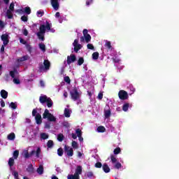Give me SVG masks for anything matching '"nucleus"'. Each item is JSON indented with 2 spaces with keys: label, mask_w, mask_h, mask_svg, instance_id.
Listing matches in <instances>:
<instances>
[{
  "label": "nucleus",
  "mask_w": 179,
  "mask_h": 179,
  "mask_svg": "<svg viewBox=\"0 0 179 179\" xmlns=\"http://www.w3.org/2000/svg\"><path fill=\"white\" fill-rule=\"evenodd\" d=\"M51 66V63L48 59H45L43 64H39L38 71L43 72V71H48Z\"/></svg>",
  "instance_id": "1"
},
{
  "label": "nucleus",
  "mask_w": 179,
  "mask_h": 179,
  "mask_svg": "<svg viewBox=\"0 0 179 179\" xmlns=\"http://www.w3.org/2000/svg\"><path fill=\"white\" fill-rule=\"evenodd\" d=\"M43 118H44V120L48 118V121L50 122H55V121H57V118L54 117V115L50 113V110H48V109L45 110L43 114Z\"/></svg>",
  "instance_id": "2"
},
{
  "label": "nucleus",
  "mask_w": 179,
  "mask_h": 179,
  "mask_svg": "<svg viewBox=\"0 0 179 179\" xmlns=\"http://www.w3.org/2000/svg\"><path fill=\"white\" fill-rule=\"evenodd\" d=\"M82 166H78L76 169L74 175H69L67 179H79V176L82 174Z\"/></svg>",
  "instance_id": "3"
},
{
  "label": "nucleus",
  "mask_w": 179,
  "mask_h": 179,
  "mask_svg": "<svg viewBox=\"0 0 179 179\" xmlns=\"http://www.w3.org/2000/svg\"><path fill=\"white\" fill-rule=\"evenodd\" d=\"M70 95L71 97V100L73 101H76L80 99V94L78 92V88L74 87L71 92Z\"/></svg>",
  "instance_id": "4"
},
{
  "label": "nucleus",
  "mask_w": 179,
  "mask_h": 179,
  "mask_svg": "<svg viewBox=\"0 0 179 179\" xmlns=\"http://www.w3.org/2000/svg\"><path fill=\"white\" fill-rule=\"evenodd\" d=\"M51 26H52V24H50V22H48V21H46V25L41 24L40 26L38 33H41L42 34H45L46 30L48 31H50V30H51Z\"/></svg>",
  "instance_id": "5"
},
{
  "label": "nucleus",
  "mask_w": 179,
  "mask_h": 179,
  "mask_svg": "<svg viewBox=\"0 0 179 179\" xmlns=\"http://www.w3.org/2000/svg\"><path fill=\"white\" fill-rule=\"evenodd\" d=\"M64 152H66L68 157H72L73 156V148L68 145H64Z\"/></svg>",
  "instance_id": "6"
},
{
  "label": "nucleus",
  "mask_w": 179,
  "mask_h": 179,
  "mask_svg": "<svg viewBox=\"0 0 179 179\" xmlns=\"http://www.w3.org/2000/svg\"><path fill=\"white\" fill-rule=\"evenodd\" d=\"M34 155L38 159V157H40V155H41V148H38L36 150H34L29 152L30 157H31L32 156H34Z\"/></svg>",
  "instance_id": "7"
},
{
  "label": "nucleus",
  "mask_w": 179,
  "mask_h": 179,
  "mask_svg": "<svg viewBox=\"0 0 179 179\" xmlns=\"http://www.w3.org/2000/svg\"><path fill=\"white\" fill-rule=\"evenodd\" d=\"M118 96L120 100H127L128 99V92L124 90H120L118 93Z\"/></svg>",
  "instance_id": "8"
},
{
  "label": "nucleus",
  "mask_w": 179,
  "mask_h": 179,
  "mask_svg": "<svg viewBox=\"0 0 179 179\" xmlns=\"http://www.w3.org/2000/svg\"><path fill=\"white\" fill-rule=\"evenodd\" d=\"M87 33H88V31L86 29H85L83 31V34L85 38V43H90V40H92V36H90V34Z\"/></svg>",
  "instance_id": "9"
},
{
  "label": "nucleus",
  "mask_w": 179,
  "mask_h": 179,
  "mask_svg": "<svg viewBox=\"0 0 179 179\" xmlns=\"http://www.w3.org/2000/svg\"><path fill=\"white\" fill-rule=\"evenodd\" d=\"M59 0H50V3L55 10L59 9Z\"/></svg>",
  "instance_id": "10"
},
{
  "label": "nucleus",
  "mask_w": 179,
  "mask_h": 179,
  "mask_svg": "<svg viewBox=\"0 0 179 179\" xmlns=\"http://www.w3.org/2000/svg\"><path fill=\"white\" fill-rule=\"evenodd\" d=\"M1 38L3 41V45H8V44H9V35L3 34L1 35Z\"/></svg>",
  "instance_id": "11"
},
{
  "label": "nucleus",
  "mask_w": 179,
  "mask_h": 179,
  "mask_svg": "<svg viewBox=\"0 0 179 179\" xmlns=\"http://www.w3.org/2000/svg\"><path fill=\"white\" fill-rule=\"evenodd\" d=\"M76 61V56L73 54H71L70 56L67 57V64L70 65L72 62H75Z\"/></svg>",
  "instance_id": "12"
},
{
  "label": "nucleus",
  "mask_w": 179,
  "mask_h": 179,
  "mask_svg": "<svg viewBox=\"0 0 179 179\" xmlns=\"http://www.w3.org/2000/svg\"><path fill=\"white\" fill-rule=\"evenodd\" d=\"M36 122L38 125H41L43 122V119L41 118V115L40 113H37L35 116Z\"/></svg>",
  "instance_id": "13"
},
{
  "label": "nucleus",
  "mask_w": 179,
  "mask_h": 179,
  "mask_svg": "<svg viewBox=\"0 0 179 179\" xmlns=\"http://www.w3.org/2000/svg\"><path fill=\"white\" fill-rule=\"evenodd\" d=\"M27 171L29 174H34V167L33 166V164H30L28 167L27 168Z\"/></svg>",
  "instance_id": "14"
},
{
  "label": "nucleus",
  "mask_w": 179,
  "mask_h": 179,
  "mask_svg": "<svg viewBox=\"0 0 179 179\" xmlns=\"http://www.w3.org/2000/svg\"><path fill=\"white\" fill-rule=\"evenodd\" d=\"M102 170L104 171V173H110V166H108L107 163H105L102 165Z\"/></svg>",
  "instance_id": "15"
},
{
  "label": "nucleus",
  "mask_w": 179,
  "mask_h": 179,
  "mask_svg": "<svg viewBox=\"0 0 179 179\" xmlns=\"http://www.w3.org/2000/svg\"><path fill=\"white\" fill-rule=\"evenodd\" d=\"M48 100V98L46 95L41 96L39 97V101L41 104H44Z\"/></svg>",
  "instance_id": "16"
},
{
  "label": "nucleus",
  "mask_w": 179,
  "mask_h": 179,
  "mask_svg": "<svg viewBox=\"0 0 179 179\" xmlns=\"http://www.w3.org/2000/svg\"><path fill=\"white\" fill-rule=\"evenodd\" d=\"M17 73H19L17 72V69H14L13 71H10V76L13 78V79H15V75H17Z\"/></svg>",
  "instance_id": "17"
},
{
  "label": "nucleus",
  "mask_w": 179,
  "mask_h": 179,
  "mask_svg": "<svg viewBox=\"0 0 179 179\" xmlns=\"http://www.w3.org/2000/svg\"><path fill=\"white\" fill-rule=\"evenodd\" d=\"M27 59H29V55H24L22 57L17 59V62H23L24 61H27Z\"/></svg>",
  "instance_id": "18"
},
{
  "label": "nucleus",
  "mask_w": 179,
  "mask_h": 179,
  "mask_svg": "<svg viewBox=\"0 0 179 179\" xmlns=\"http://www.w3.org/2000/svg\"><path fill=\"white\" fill-rule=\"evenodd\" d=\"M129 107H132V104H129V103H126L122 106V110L124 112L128 111Z\"/></svg>",
  "instance_id": "19"
},
{
  "label": "nucleus",
  "mask_w": 179,
  "mask_h": 179,
  "mask_svg": "<svg viewBox=\"0 0 179 179\" xmlns=\"http://www.w3.org/2000/svg\"><path fill=\"white\" fill-rule=\"evenodd\" d=\"M36 171L39 176H41L44 173V166H43V165H40L36 169Z\"/></svg>",
  "instance_id": "20"
},
{
  "label": "nucleus",
  "mask_w": 179,
  "mask_h": 179,
  "mask_svg": "<svg viewBox=\"0 0 179 179\" xmlns=\"http://www.w3.org/2000/svg\"><path fill=\"white\" fill-rule=\"evenodd\" d=\"M2 99H8V92L5 90H2L0 92Z\"/></svg>",
  "instance_id": "21"
},
{
  "label": "nucleus",
  "mask_w": 179,
  "mask_h": 179,
  "mask_svg": "<svg viewBox=\"0 0 179 179\" xmlns=\"http://www.w3.org/2000/svg\"><path fill=\"white\" fill-rule=\"evenodd\" d=\"M110 160H111L112 164H115V163L118 162V159H117V157L114 155H110Z\"/></svg>",
  "instance_id": "22"
},
{
  "label": "nucleus",
  "mask_w": 179,
  "mask_h": 179,
  "mask_svg": "<svg viewBox=\"0 0 179 179\" xmlns=\"http://www.w3.org/2000/svg\"><path fill=\"white\" fill-rule=\"evenodd\" d=\"M15 138H16V135H15V133H10L7 136V139H8V141H15Z\"/></svg>",
  "instance_id": "23"
},
{
  "label": "nucleus",
  "mask_w": 179,
  "mask_h": 179,
  "mask_svg": "<svg viewBox=\"0 0 179 179\" xmlns=\"http://www.w3.org/2000/svg\"><path fill=\"white\" fill-rule=\"evenodd\" d=\"M6 16L8 19H13V14L12 13V10H7Z\"/></svg>",
  "instance_id": "24"
},
{
  "label": "nucleus",
  "mask_w": 179,
  "mask_h": 179,
  "mask_svg": "<svg viewBox=\"0 0 179 179\" xmlns=\"http://www.w3.org/2000/svg\"><path fill=\"white\" fill-rule=\"evenodd\" d=\"M13 164H15V159L13 157H10L8 159V166L10 167H13Z\"/></svg>",
  "instance_id": "25"
},
{
  "label": "nucleus",
  "mask_w": 179,
  "mask_h": 179,
  "mask_svg": "<svg viewBox=\"0 0 179 179\" xmlns=\"http://www.w3.org/2000/svg\"><path fill=\"white\" fill-rule=\"evenodd\" d=\"M45 103H47L48 108H51V107H52L53 102L51 98H48V100Z\"/></svg>",
  "instance_id": "26"
},
{
  "label": "nucleus",
  "mask_w": 179,
  "mask_h": 179,
  "mask_svg": "<svg viewBox=\"0 0 179 179\" xmlns=\"http://www.w3.org/2000/svg\"><path fill=\"white\" fill-rule=\"evenodd\" d=\"M36 36L39 40H41V41H44V34L37 32Z\"/></svg>",
  "instance_id": "27"
},
{
  "label": "nucleus",
  "mask_w": 179,
  "mask_h": 179,
  "mask_svg": "<svg viewBox=\"0 0 179 179\" xmlns=\"http://www.w3.org/2000/svg\"><path fill=\"white\" fill-rule=\"evenodd\" d=\"M105 47L108 48V50H113V46H111V42L106 41L105 43Z\"/></svg>",
  "instance_id": "28"
},
{
  "label": "nucleus",
  "mask_w": 179,
  "mask_h": 179,
  "mask_svg": "<svg viewBox=\"0 0 179 179\" xmlns=\"http://www.w3.org/2000/svg\"><path fill=\"white\" fill-rule=\"evenodd\" d=\"M64 116L66 118H69V117H71V112H69V109L68 108L64 109Z\"/></svg>",
  "instance_id": "29"
},
{
  "label": "nucleus",
  "mask_w": 179,
  "mask_h": 179,
  "mask_svg": "<svg viewBox=\"0 0 179 179\" xmlns=\"http://www.w3.org/2000/svg\"><path fill=\"white\" fill-rule=\"evenodd\" d=\"M96 130L98 131V132H106V127H104L103 126H99L97 127Z\"/></svg>",
  "instance_id": "30"
},
{
  "label": "nucleus",
  "mask_w": 179,
  "mask_h": 179,
  "mask_svg": "<svg viewBox=\"0 0 179 179\" xmlns=\"http://www.w3.org/2000/svg\"><path fill=\"white\" fill-rule=\"evenodd\" d=\"M64 136L63 134H59L57 135V141H59V142H62V141H64Z\"/></svg>",
  "instance_id": "31"
},
{
  "label": "nucleus",
  "mask_w": 179,
  "mask_h": 179,
  "mask_svg": "<svg viewBox=\"0 0 179 179\" xmlns=\"http://www.w3.org/2000/svg\"><path fill=\"white\" fill-rule=\"evenodd\" d=\"M82 49V45L78 44V45H76L74 46V51L75 52H78L79 50Z\"/></svg>",
  "instance_id": "32"
},
{
  "label": "nucleus",
  "mask_w": 179,
  "mask_h": 179,
  "mask_svg": "<svg viewBox=\"0 0 179 179\" xmlns=\"http://www.w3.org/2000/svg\"><path fill=\"white\" fill-rule=\"evenodd\" d=\"M24 10V13H26L27 15H30V13H31V9L29 6L25 7Z\"/></svg>",
  "instance_id": "33"
},
{
  "label": "nucleus",
  "mask_w": 179,
  "mask_h": 179,
  "mask_svg": "<svg viewBox=\"0 0 179 179\" xmlns=\"http://www.w3.org/2000/svg\"><path fill=\"white\" fill-rule=\"evenodd\" d=\"M47 146L49 149L52 148V146H54V141H52V140H49L47 143Z\"/></svg>",
  "instance_id": "34"
},
{
  "label": "nucleus",
  "mask_w": 179,
  "mask_h": 179,
  "mask_svg": "<svg viewBox=\"0 0 179 179\" xmlns=\"http://www.w3.org/2000/svg\"><path fill=\"white\" fill-rule=\"evenodd\" d=\"M57 155L60 157L64 155V149H62V148H60L57 150Z\"/></svg>",
  "instance_id": "35"
},
{
  "label": "nucleus",
  "mask_w": 179,
  "mask_h": 179,
  "mask_svg": "<svg viewBox=\"0 0 179 179\" xmlns=\"http://www.w3.org/2000/svg\"><path fill=\"white\" fill-rule=\"evenodd\" d=\"M99 52H94L93 54H92V59H99Z\"/></svg>",
  "instance_id": "36"
},
{
  "label": "nucleus",
  "mask_w": 179,
  "mask_h": 179,
  "mask_svg": "<svg viewBox=\"0 0 179 179\" xmlns=\"http://www.w3.org/2000/svg\"><path fill=\"white\" fill-rule=\"evenodd\" d=\"M110 115H111V110H105V117L110 118Z\"/></svg>",
  "instance_id": "37"
},
{
  "label": "nucleus",
  "mask_w": 179,
  "mask_h": 179,
  "mask_svg": "<svg viewBox=\"0 0 179 179\" xmlns=\"http://www.w3.org/2000/svg\"><path fill=\"white\" fill-rule=\"evenodd\" d=\"M39 48L43 52H45V45L44 43H39Z\"/></svg>",
  "instance_id": "38"
},
{
  "label": "nucleus",
  "mask_w": 179,
  "mask_h": 179,
  "mask_svg": "<svg viewBox=\"0 0 179 179\" xmlns=\"http://www.w3.org/2000/svg\"><path fill=\"white\" fill-rule=\"evenodd\" d=\"M113 153H114V155H120V153H121V148L120 147L116 148L113 150Z\"/></svg>",
  "instance_id": "39"
},
{
  "label": "nucleus",
  "mask_w": 179,
  "mask_h": 179,
  "mask_svg": "<svg viewBox=\"0 0 179 179\" xmlns=\"http://www.w3.org/2000/svg\"><path fill=\"white\" fill-rule=\"evenodd\" d=\"M83 62H85V59H83V57H80L78 61V65L80 66L81 65H83Z\"/></svg>",
  "instance_id": "40"
},
{
  "label": "nucleus",
  "mask_w": 179,
  "mask_h": 179,
  "mask_svg": "<svg viewBox=\"0 0 179 179\" xmlns=\"http://www.w3.org/2000/svg\"><path fill=\"white\" fill-rule=\"evenodd\" d=\"M114 167L115 169H121V167H122V165L121 164V163H120V162L117 161V162L115 163Z\"/></svg>",
  "instance_id": "41"
},
{
  "label": "nucleus",
  "mask_w": 179,
  "mask_h": 179,
  "mask_svg": "<svg viewBox=\"0 0 179 179\" xmlns=\"http://www.w3.org/2000/svg\"><path fill=\"white\" fill-rule=\"evenodd\" d=\"M41 139H43V140L48 139V134L45 133H42L41 134Z\"/></svg>",
  "instance_id": "42"
},
{
  "label": "nucleus",
  "mask_w": 179,
  "mask_h": 179,
  "mask_svg": "<svg viewBox=\"0 0 179 179\" xmlns=\"http://www.w3.org/2000/svg\"><path fill=\"white\" fill-rule=\"evenodd\" d=\"M71 146L72 148H73V149H78V148H79V146L78 145V143L73 141L71 143Z\"/></svg>",
  "instance_id": "43"
},
{
  "label": "nucleus",
  "mask_w": 179,
  "mask_h": 179,
  "mask_svg": "<svg viewBox=\"0 0 179 179\" xmlns=\"http://www.w3.org/2000/svg\"><path fill=\"white\" fill-rule=\"evenodd\" d=\"M13 157L15 159L19 157V150H16L13 152Z\"/></svg>",
  "instance_id": "44"
},
{
  "label": "nucleus",
  "mask_w": 179,
  "mask_h": 179,
  "mask_svg": "<svg viewBox=\"0 0 179 179\" xmlns=\"http://www.w3.org/2000/svg\"><path fill=\"white\" fill-rule=\"evenodd\" d=\"M94 167H96V169H101V167H103V164L101 162H98L95 164Z\"/></svg>",
  "instance_id": "45"
},
{
  "label": "nucleus",
  "mask_w": 179,
  "mask_h": 179,
  "mask_svg": "<svg viewBox=\"0 0 179 179\" xmlns=\"http://www.w3.org/2000/svg\"><path fill=\"white\" fill-rule=\"evenodd\" d=\"M24 157L25 158V159H30V153H29V151H25L24 152Z\"/></svg>",
  "instance_id": "46"
},
{
  "label": "nucleus",
  "mask_w": 179,
  "mask_h": 179,
  "mask_svg": "<svg viewBox=\"0 0 179 179\" xmlns=\"http://www.w3.org/2000/svg\"><path fill=\"white\" fill-rule=\"evenodd\" d=\"M10 107L13 108V110H16V108H17V106L14 102L10 103Z\"/></svg>",
  "instance_id": "47"
},
{
  "label": "nucleus",
  "mask_w": 179,
  "mask_h": 179,
  "mask_svg": "<svg viewBox=\"0 0 179 179\" xmlns=\"http://www.w3.org/2000/svg\"><path fill=\"white\" fill-rule=\"evenodd\" d=\"M8 10H11L12 12H13V10H15V3H10Z\"/></svg>",
  "instance_id": "48"
},
{
  "label": "nucleus",
  "mask_w": 179,
  "mask_h": 179,
  "mask_svg": "<svg viewBox=\"0 0 179 179\" xmlns=\"http://www.w3.org/2000/svg\"><path fill=\"white\" fill-rule=\"evenodd\" d=\"M13 82L15 85H20V80H19L18 78H13Z\"/></svg>",
  "instance_id": "49"
},
{
  "label": "nucleus",
  "mask_w": 179,
  "mask_h": 179,
  "mask_svg": "<svg viewBox=\"0 0 179 179\" xmlns=\"http://www.w3.org/2000/svg\"><path fill=\"white\" fill-rule=\"evenodd\" d=\"M76 133L77 134V136H82V130L80 129H77Z\"/></svg>",
  "instance_id": "50"
},
{
  "label": "nucleus",
  "mask_w": 179,
  "mask_h": 179,
  "mask_svg": "<svg viewBox=\"0 0 179 179\" xmlns=\"http://www.w3.org/2000/svg\"><path fill=\"white\" fill-rule=\"evenodd\" d=\"M21 20L22 22H27L29 20V17L27 16H26V15H22L21 17Z\"/></svg>",
  "instance_id": "51"
},
{
  "label": "nucleus",
  "mask_w": 179,
  "mask_h": 179,
  "mask_svg": "<svg viewBox=\"0 0 179 179\" xmlns=\"http://www.w3.org/2000/svg\"><path fill=\"white\" fill-rule=\"evenodd\" d=\"M87 48H88V50H94V46L92 43H88L87 45Z\"/></svg>",
  "instance_id": "52"
},
{
  "label": "nucleus",
  "mask_w": 179,
  "mask_h": 179,
  "mask_svg": "<svg viewBox=\"0 0 179 179\" xmlns=\"http://www.w3.org/2000/svg\"><path fill=\"white\" fill-rule=\"evenodd\" d=\"M64 82H66V83H71V78H69V76H65L64 77Z\"/></svg>",
  "instance_id": "53"
},
{
  "label": "nucleus",
  "mask_w": 179,
  "mask_h": 179,
  "mask_svg": "<svg viewBox=\"0 0 179 179\" xmlns=\"http://www.w3.org/2000/svg\"><path fill=\"white\" fill-rule=\"evenodd\" d=\"M26 48H27V51H29L30 53H31V50H32L31 45L27 44Z\"/></svg>",
  "instance_id": "54"
},
{
  "label": "nucleus",
  "mask_w": 179,
  "mask_h": 179,
  "mask_svg": "<svg viewBox=\"0 0 179 179\" xmlns=\"http://www.w3.org/2000/svg\"><path fill=\"white\" fill-rule=\"evenodd\" d=\"M94 174L92 171H88L87 172V177H88V178H92V177H93Z\"/></svg>",
  "instance_id": "55"
},
{
  "label": "nucleus",
  "mask_w": 179,
  "mask_h": 179,
  "mask_svg": "<svg viewBox=\"0 0 179 179\" xmlns=\"http://www.w3.org/2000/svg\"><path fill=\"white\" fill-rule=\"evenodd\" d=\"M20 43H21V44H24V45L27 44V41L22 38H20Z\"/></svg>",
  "instance_id": "56"
},
{
  "label": "nucleus",
  "mask_w": 179,
  "mask_h": 179,
  "mask_svg": "<svg viewBox=\"0 0 179 179\" xmlns=\"http://www.w3.org/2000/svg\"><path fill=\"white\" fill-rule=\"evenodd\" d=\"M112 59L115 64H118V62H120V59L117 57H113Z\"/></svg>",
  "instance_id": "57"
},
{
  "label": "nucleus",
  "mask_w": 179,
  "mask_h": 179,
  "mask_svg": "<svg viewBox=\"0 0 179 179\" xmlns=\"http://www.w3.org/2000/svg\"><path fill=\"white\" fill-rule=\"evenodd\" d=\"M37 114H38L37 113V109H36V108L33 109V110H32V117H36V115H37Z\"/></svg>",
  "instance_id": "58"
},
{
  "label": "nucleus",
  "mask_w": 179,
  "mask_h": 179,
  "mask_svg": "<svg viewBox=\"0 0 179 179\" xmlns=\"http://www.w3.org/2000/svg\"><path fill=\"white\" fill-rule=\"evenodd\" d=\"M10 75L9 74H5L4 76V80L6 81V82H9V78H10Z\"/></svg>",
  "instance_id": "59"
},
{
  "label": "nucleus",
  "mask_w": 179,
  "mask_h": 179,
  "mask_svg": "<svg viewBox=\"0 0 179 179\" xmlns=\"http://www.w3.org/2000/svg\"><path fill=\"white\" fill-rule=\"evenodd\" d=\"M45 128H46L47 129H50V128H51V124L50 122L45 123Z\"/></svg>",
  "instance_id": "60"
},
{
  "label": "nucleus",
  "mask_w": 179,
  "mask_h": 179,
  "mask_svg": "<svg viewBox=\"0 0 179 179\" xmlns=\"http://www.w3.org/2000/svg\"><path fill=\"white\" fill-rule=\"evenodd\" d=\"M91 3H93V0H87L86 1L87 6H89L90 5H91Z\"/></svg>",
  "instance_id": "61"
},
{
  "label": "nucleus",
  "mask_w": 179,
  "mask_h": 179,
  "mask_svg": "<svg viewBox=\"0 0 179 179\" xmlns=\"http://www.w3.org/2000/svg\"><path fill=\"white\" fill-rule=\"evenodd\" d=\"M79 41L78 39H75L74 42L73 43V47H75V45H79Z\"/></svg>",
  "instance_id": "62"
},
{
  "label": "nucleus",
  "mask_w": 179,
  "mask_h": 179,
  "mask_svg": "<svg viewBox=\"0 0 179 179\" xmlns=\"http://www.w3.org/2000/svg\"><path fill=\"white\" fill-rule=\"evenodd\" d=\"M13 176L15 178L19 179V173H17V171H15Z\"/></svg>",
  "instance_id": "63"
},
{
  "label": "nucleus",
  "mask_w": 179,
  "mask_h": 179,
  "mask_svg": "<svg viewBox=\"0 0 179 179\" xmlns=\"http://www.w3.org/2000/svg\"><path fill=\"white\" fill-rule=\"evenodd\" d=\"M98 99H99V100H103V93L100 92L98 94Z\"/></svg>",
  "instance_id": "64"
}]
</instances>
